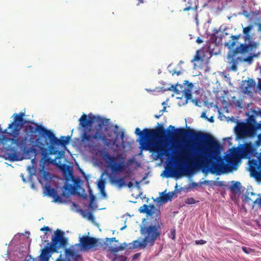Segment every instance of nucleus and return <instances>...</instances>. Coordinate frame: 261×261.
I'll return each mask as SVG.
<instances>
[{
  "mask_svg": "<svg viewBox=\"0 0 261 261\" xmlns=\"http://www.w3.org/2000/svg\"><path fill=\"white\" fill-rule=\"evenodd\" d=\"M158 124L159 126L155 128H146L141 131L139 127H137L135 129L136 135L139 137L142 150L157 153L155 160L161 159L164 155L168 157L171 155L170 148L162 145L163 141L167 139L190 137L196 140L204 141L203 145L197 147V153L193 160L189 162L185 168L178 166L175 170L169 168L165 175L166 177H179L181 174L192 173L199 169H202L203 172L217 175L224 174L228 170L227 165L223 162L219 155V143L210 135L197 133L192 129L175 128L171 125L166 129L162 125Z\"/></svg>",
  "mask_w": 261,
  "mask_h": 261,
  "instance_id": "1",
  "label": "nucleus"
},
{
  "mask_svg": "<svg viewBox=\"0 0 261 261\" xmlns=\"http://www.w3.org/2000/svg\"><path fill=\"white\" fill-rule=\"evenodd\" d=\"M80 125L84 128V130L81 136V142L84 147H88L92 149H96L99 146V144L96 143L94 140L97 142L101 141L105 145H114L116 142V139H109L102 130L105 119L100 118L98 121V124L95 127V130L93 135L88 133L91 130L90 128L88 131L86 129L88 127H91L93 124L92 119H88V116L85 114L82 115L79 120Z\"/></svg>",
  "mask_w": 261,
  "mask_h": 261,
  "instance_id": "2",
  "label": "nucleus"
},
{
  "mask_svg": "<svg viewBox=\"0 0 261 261\" xmlns=\"http://www.w3.org/2000/svg\"><path fill=\"white\" fill-rule=\"evenodd\" d=\"M47 138L49 139L50 145L47 148H44L41 142L40 141L39 139H37L36 141L37 145L39 147L41 151L42 159L45 161H47L49 163H54L55 162V160H52L50 158L48 157L50 154H56L58 151L54 147V145L65 146L69 143L70 140V137L62 136L60 139H58L55 134L49 130Z\"/></svg>",
  "mask_w": 261,
  "mask_h": 261,
  "instance_id": "3",
  "label": "nucleus"
},
{
  "mask_svg": "<svg viewBox=\"0 0 261 261\" xmlns=\"http://www.w3.org/2000/svg\"><path fill=\"white\" fill-rule=\"evenodd\" d=\"M141 233L144 238L142 242L134 241L132 243L133 248H144L147 245L152 246L161 235V227L159 224L145 226L141 228Z\"/></svg>",
  "mask_w": 261,
  "mask_h": 261,
  "instance_id": "4",
  "label": "nucleus"
},
{
  "mask_svg": "<svg viewBox=\"0 0 261 261\" xmlns=\"http://www.w3.org/2000/svg\"><path fill=\"white\" fill-rule=\"evenodd\" d=\"M14 120L9 124L7 129L3 130L0 127V144L7 142L8 137H17L20 134L23 125V118L17 114H14Z\"/></svg>",
  "mask_w": 261,
  "mask_h": 261,
  "instance_id": "5",
  "label": "nucleus"
},
{
  "mask_svg": "<svg viewBox=\"0 0 261 261\" xmlns=\"http://www.w3.org/2000/svg\"><path fill=\"white\" fill-rule=\"evenodd\" d=\"M253 29V25L250 24L247 27L243 28V38L245 42H248L247 44L245 43H241L240 45L237 47L232 51L233 55L237 54H242L248 53L256 48L257 46V43L253 41V36L251 34V31Z\"/></svg>",
  "mask_w": 261,
  "mask_h": 261,
  "instance_id": "6",
  "label": "nucleus"
},
{
  "mask_svg": "<svg viewBox=\"0 0 261 261\" xmlns=\"http://www.w3.org/2000/svg\"><path fill=\"white\" fill-rule=\"evenodd\" d=\"M105 156L112 172L119 173L125 170L126 165L125 163V158L122 155L118 154L116 156H112L107 153Z\"/></svg>",
  "mask_w": 261,
  "mask_h": 261,
  "instance_id": "7",
  "label": "nucleus"
},
{
  "mask_svg": "<svg viewBox=\"0 0 261 261\" xmlns=\"http://www.w3.org/2000/svg\"><path fill=\"white\" fill-rule=\"evenodd\" d=\"M63 235L64 232L61 230L58 229L55 231V236L51 239L52 243L49 248L50 251L58 252L60 247H66L68 240Z\"/></svg>",
  "mask_w": 261,
  "mask_h": 261,
  "instance_id": "8",
  "label": "nucleus"
},
{
  "mask_svg": "<svg viewBox=\"0 0 261 261\" xmlns=\"http://www.w3.org/2000/svg\"><path fill=\"white\" fill-rule=\"evenodd\" d=\"M251 132V123H238L235 127V133L239 139L252 136Z\"/></svg>",
  "mask_w": 261,
  "mask_h": 261,
  "instance_id": "9",
  "label": "nucleus"
},
{
  "mask_svg": "<svg viewBox=\"0 0 261 261\" xmlns=\"http://www.w3.org/2000/svg\"><path fill=\"white\" fill-rule=\"evenodd\" d=\"M98 239L84 236L80 238V243L82 249L85 251H87L92 248L96 249V247L98 245Z\"/></svg>",
  "mask_w": 261,
  "mask_h": 261,
  "instance_id": "10",
  "label": "nucleus"
},
{
  "mask_svg": "<svg viewBox=\"0 0 261 261\" xmlns=\"http://www.w3.org/2000/svg\"><path fill=\"white\" fill-rule=\"evenodd\" d=\"M24 130L28 135H33L36 132L39 133L40 135L47 137L49 130L45 128L41 125L34 122H32V124H28L25 126Z\"/></svg>",
  "mask_w": 261,
  "mask_h": 261,
  "instance_id": "11",
  "label": "nucleus"
},
{
  "mask_svg": "<svg viewBox=\"0 0 261 261\" xmlns=\"http://www.w3.org/2000/svg\"><path fill=\"white\" fill-rule=\"evenodd\" d=\"M12 138H8V140L7 141H11L13 144L16 145L19 149L23 152L27 151L29 147L28 143V136H24L22 138H18L17 137H12Z\"/></svg>",
  "mask_w": 261,
  "mask_h": 261,
  "instance_id": "12",
  "label": "nucleus"
},
{
  "mask_svg": "<svg viewBox=\"0 0 261 261\" xmlns=\"http://www.w3.org/2000/svg\"><path fill=\"white\" fill-rule=\"evenodd\" d=\"M5 158L11 161H18V155L16 148L11 146H8L6 148L5 153Z\"/></svg>",
  "mask_w": 261,
  "mask_h": 261,
  "instance_id": "13",
  "label": "nucleus"
},
{
  "mask_svg": "<svg viewBox=\"0 0 261 261\" xmlns=\"http://www.w3.org/2000/svg\"><path fill=\"white\" fill-rule=\"evenodd\" d=\"M46 195L53 198V201L55 202H62V198L57 194L56 190L51 188L49 185L45 186Z\"/></svg>",
  "mask_w": 261,
  "mask_h": 261,
  "instance_id": "14",
  "label": "nucleus"
},
{
  "mask_svg": "<svg viewBox=\"0 0 261 261\" xmlns=\"http://www.w3.org/2000/svg\"><path fill=\"white\" fill-rule=\"evenodd\" d=\"M113 242H118V240H116V238L113 237L110 239L107 238L105 242L106 245L109 248V249L111 251V252L116 253L124 249V247L122 246V245L117 247H113L111 246V243Z\"/></svg>",
  "mask_w": 261,
  "mask_h": 261,
  "instance_id": "15",
  "label": "nucleus"
},
{
  "mask_svg": "<svg viewBox=\"0 0 261 261\" xmlns=\"http://www.w3.org/2000/svg\"><path fill=\"white\" fill-rule=\"evenodd\" d=\"M243 82L242 87L245 93H250L251 90L255 87V83L252 79H248V80H245Z\"/></svg>",
  "mask_w": 261,
  "mask_h": 261,
  "instance_id": "16",
  "label": "nucleus"
},
{
  "mask_svg": "<svg viewBox=\"0 0 261 261\" xmlns=\"http://www.w3.org/2000/svg\"><path fill=\"white\" fill-rule=\"evenodd\" d=\"M186 84L188 85V88L184 89L182 90V96H184L187 101L188 100H190L192 98V93H191V89L193 88V84L191 83H189L188 81H185Z\"/></svg>",
  "mask_w": 261,
  "mask_h": 261,
  "instance_id": "17",
  "label": "nucleus"
},
{
  "mask_svg": "<svg viewBox=\"0 0 261 261\" xmlns=\"http://www.w3.org/2000/svg\"><path fill=\"white\" fill-rule=\"evenodd\" d=\"M241 36V34L238 35H231L230 37L232 40H229L227 42H226L225 43V46L230 49H232L236 45L237 41L240 39Z\"/></svg>",
  "mask_w": 261,
  "mask_h": 261,
  "instance_id": "18",
  "label": "nucleus"
},
{
  "mask_svg": "<svg viewBox=\"0 0 261 261\" xmlns=\"http://www.w3.org/2000/svg\"><path fill=\"white\" fill-rule=\"evenodd\" d=\"M198 0H189L188 1L189 6L183 9L184 11L190 10H194L196 13L198 7Z\"/></svg>",
  "mask_w": 261,
  "mask_h": 261,
  "instance_id": "19",
  "label": "nucleus"
},
{
  "mask_svg": "<svg viewBox=\"0 0 261 261\" xmlns=\"http://www.w3.org/2000/svg\"><path fill=\"white\" fill-rule=\"evenodd\" d=\"M249 195L251 196H256V194L253 192H248L245 196V201L249 202L251 201L254 204L257 203L259 206H261V197L258 198L256 197L255 199H252L249 197Z\"/></svg>",
  "mask_w": 261,
  "mask_h": 261,
  "instance_id": "20",
  "label": "nucleus"
},
{
  "mask_svg": "<svg viewBox=\"0 0 261 261\" xmlns=\"http://www.w3.org/2000/svg\"><path fill=\"white\" fill-rule=\"evenodd\" d=\"M66 253L72 257L73 261H83L82 255L77 254L73 250L67 249Z\"/></svg>",
  "mask_w": 261,
  "mask_h": 261,
  "instance_id": "21",
  "label": "nucleus"
},
{
  "mask_svg": "<svg viewBox=\"0 0 261 261\" xmlns=\"http://www.w3.org/2000/svg\"><path fill=\"white\" fill-rule=\"evenodd\" d=\"M253 124L251 123V127L252 128V136H253L255 133V131L261 129V121L258 123H256L254 119H252V120ZM258 138L261 140V134L258 136Z\"/></svg>",
  "mask_w": 261,
  "mask_h": 261,
  "instance_id": "22",
  "label": "nucleus"
},
{
  "mask_svg": "<svg viewBox=\"0 0 261 261\" xmlns=\"http://www.w3.org/2000/svg\"><path fill=\"white\" fill-rule=\"evenodd\" d=\"M174 195V193L173 192H169L167 194H165L164 195L159 197L160 199V201L166 202L168 200H171Z\"/></svg>",
  "mask_w": 261,
  "mask_h": 261,
  "instance_id": "23",
  "label": "nucleus"
},
{
  "mask_svg": "<svg viewBox=\"0 0 261 261\" xmlns=\"http://www.w3.org/2000/svg\"><path fill=\"white\" fill-rule=\"evenodd\" d=\"M111 180L113 183L115 184L119 187H122L125 185V181L123 178H114Z\"/></svg>",
  "mask_w": 261,
  "mask_h": 261,
  "instance_id": "24",
  "label": "nucleus"
},
{
  "mask_svg": "<svg viewBox=\"0 0 261 261\" xmlns=\"http://www.w3.org/2000/svg\"><path fill=\"white\" fill-rule=\"evenodd\" d=\"M239 58L237 59H232L231 61V65L230 67V69L232 71H236L238 69V60L239 59Z\"/></svg>",
  "mask_w": 261,
  "mask_h": 261,
  "instance_id": "25",
  "label": "nucleus"
},
{
  "mask_svg": "<svg viewBox=\"0 0 261 261\" xmlns=\"http://www.w3.org/2000/svg\"><path fill=\"white\" fill-rule=\"evenodd\" d=\"M139 211L140 213H146L149 215H150L151 213V209H149V206L146 204H144L141 206L139 208Z\"/></svg>",
  "mask_w": 261,
  "mask_h": 261,
  "instance_id": "26",
  "label": "nucleus"
},
{
  "mask_svg": "<svg viewBox=\"0 0 261 261\" xmlns=\"http://www.w3.org/2000/svg\"><path fill=\"white\" fill-rule=\"evenodd\" d=\"M127 258L126 257L123 255H115L113 261H126Z\"/></svg>",
  "mask_w": 261,
  "mask_h": 261,
  "instance_id": "27",
  "label": "nucleus"
},
{
  "mask_svg": "<svg viewBox=\"0 0 261 261\" xmlns=\"http://www.w3.org/2000/svg\"><path fill=\"white\" fill-rule=\"evenodd\" d=\"M97 187L99 190V191L105 189V182L102 179H100L97 184Z\"/></svg>",
  "mask_w": 261,
  "mask_h": 261,
  "instance_id": "28",
  "label": "nucleus"
},
{
  "mask_svg": "<svg viewBox=\"0 0 261 261\" xmlns=\"http://www.w3.org/2000/svg\"><path fill=\"white\" fill-rule=\"evenodd\" d=\"M198 202V201H196L193 197L188 198L185 200V203L188 204H192Z\"/></svg>",
  "mask_w": 261,
  "mask_h": 261,
  "instance_id": "29",
  "label": "nucleus"
},
{
  "mask_svg": "<svg viewBox=\"0 0 261 261\" xmlns=\"http://www.w3.org/2000/svg\"><path fill=\"white\" fill-rule=\"evenodd\" d=\"M256 55H255V54L253 55V56H248L246 58H244L243 59V61L244 62H248L249 63H252V62L253 61V57H256Z\"/></svg>",
  "mask_w": 261,
  "mask_h": 261,
  "instance_id": "30",
  "label": "nucleus"
},
{
  "mask_svg": "<svg viewBox=\"0 0 261 261\" xmlns=\"http://www.w3.org/2000/svg\"><path fill=\"white\" fill-rule=\"evenodd\" d=\"M243 251L246 254H249L254 252V250L250 248L243 247L242 248Z\"/></svg>",
  "mask_w": 261,
  "mask_h": 261,
  "instance_id": "31",
  "label": "nucleus"
},
{
  "mask_svg": "<svg viewBox=\"0 0 261 261\" xmlns=\"http://www.w3.org/2000/svg\"><path fill=\"white\" fill-rule=\"evenodd\" d=\"M175 234L176 230L175 228L171 229L170 230V234L169 235V237L171 238L172 240H174L175 239Z\"/></svg>",
  "mask_w": 261,
  "mask_h": 261,
  "instance_id": "32",
  "label": "nucleus"
},
{
  "mask_svg": "<svg viewBox=\"0 0 261 261\" xmlns=\"http://www.w3.org/2000/svg\"><path fill=\"white\" fill-rule=\"evenodd\" d=\"M70 175L72 178V180L73 181L75 185H77L79 184H80L81 180L79 178H74L72 175V173H70Z\"/></svg>",
  "mask_w": 261,
  "mask_h": 261,
  "instance_id": "33",
  "label": "nucleus"
},
{
  "mask_svg": "<svg viewBox=\"0 0 261 261\" xmlns=\"http://www.w3.org/2000/svg\"><path fill=\"white\" fill-rule=\"evenodd\" d=\"M178 87H180V88L181 89L182 88V87H181V86H180V85H176V86H173V85H172V86L171 87V88H170L169 89V90H174V91H175L177 93H179L178 92V89H177V88H178Z\"/></svg>",
  "mask_w": 261,
  "mask_h": 261,
  "instance_id": "34",
  "label": "nucleus"
},
{
  "mask_svg": "<svg viewBox=\"0 0 261 261\" xmlns=\"http://www.w3.org/2000/svg\"><path fill=\"white\" fill-rule=\"evenodd\" d=\"M200 59V57L199 55L198 54V51H197V54L194 56L193 59L192 60L191 62H194L195 61H197L199 60Z\"/></svg>",
  "mask_w": 261,
  "mask_h": 261,
  "instance_id": "35",
  "label": "nucleus"
},
{
  "mask_svg": "<svg viewBox=\"0 0 261 261\" xmlns=\"http://www.w3.org/2000/svg\"><path fill=\"white\" fill-rule=\"evenodd\" d=\"M195 242L197 245H203L206 243V241L203 240H196Z\"/></svg>",
  "mask_w": 261,
  "mask_h": 261,
  "instance_id": "36",
  "label": "nucleus"
},
{
  "mask_svg": "<svg viewBox=\"0 0 261 261\" xmlns=\"http://www.w3.org/2000/svg\"><path fill=\"white\" fill-rule=\"evenodd\" d=\"M100 193L101 195V196L103 198H106L107 197V193L105 191V189L103 190H101L100 191Z\"/></svg>",
  "mask_w": 261,
  "mask_h": 261,
  "instance_id": "37",
  "label": "nucleus"
},
{
  "mask_svg": "<svg viewBox=\"0 0 261 261\" xmlns=\"http://www.w3.org/2000/svg\"><path fill=\"white\" fill-rule=\"evenodd\" d=\"M64 188L65 190H69L73 188V186L70 184H67L64 187Z\"/></svg>",
  "mask_w": 261,
  "mask_h": 261,
  "instance_id": "38",
  "label": "nucleus"
},
{
  "mask_svg": "<svg viewBox=\"0 0 261 261\" xmlns=\"http://www.w3.org/2000/svg\"><path fill=\"white\" fill-rule=\"evenodd\" d=\"M240 185V182L238 181L236 182L233 185V188H239Z\"/></svg>",
  "mask_w": 261,
  "mask_h": 261,
  "instance_id": "39",
  "label": "nucleus"
},
{
  "mask_svg": "<svg viewBox=\"0 0 261 261\" xmlns=\"http://www.w3.org/2000/svg\"><path fill=\"white\" fill-rule=\"evenodd\" d=\"M40 230L41 231H44V230H46V231H50V228H49V227L48 226H44L43 227L41 228L40 229Z\"/></svg>",
  "mask_w": 261,
  "mask_h": 261,
  "instance_id": "40",
  "label": "nucleus"
},
{
  "mask_svg": "<svg viewBox=\"0 0 261 261\" xmlns=\"http://www.w3.org/2000/svg\"><path fill=\"white\" fill-rule=\"evenodd\" d=\"M88 218L89 220H92V221H93L94 219V216H93V214L91 213H89V214L88 215Z\"/></svg>",
  "mask_w": 261,
  "mask_h": 261,
  "instance_id": "41",
  "label": "nucleus"
},
{
  "mask_svg": "<svg viewBox=\"0 0 261 261\" xmlns=\"http://www.w3.org/2000/svg\"><path fill=\"white\" fill-rule=\"evenodd\" d=\"M95 199V197L92 195L91 197H90V201H91V203L90 204V207H91V208H93L92 206V201L94 200Z\"/></svg>",
  "mask_w": 261,
  "mask_h": 261,
  "instance_id": "42",
  "label": "nucleus"
},
{
  "mask_svg": "<svg viewBox=\"0 0 261 261\" xmlns=\"http://www.w3.org/2000/svg\"><path fill=\"white\" fill-rule=\"evenodd\" d=\"M139 256H140V253H136L134 255V256L133 257V259H135L137 258Z\"/></svg>",
  "mask_w": 261,
  "mask_h": 261,
  "instance_id": "43",
  "label": "nucleus"
},
{
  "mask_svg": "<svg viewBox=\"0 0 261 261\" xmlns=\"http://www.w3.org/2000/svg\"><path fill=\"white\" fill-rule=\"evenodd\" d=\"M174 74H176L177 75H179L181 74V72L180 71H173L172 74L174 75Z\"/></svg>",
  "mask_w": 261,
  "mask_h": 261,
  "instance_id": "44",
  "label": "nucleus"
},
{
  "mask_svg": "<svg viewBox=\"0 0 261 261\" xmlns=\"http://www.w3.org/2000/svg\"><path fill=\"white\" fill-rule=\"evenodd\" d=\"M48 250L47 249H44V250H43V254H42L41 255V257H44V256H45V253H46V252H48Z\"/></svg>",
  "mask_w": 261,
  "mask_h": 261,
  "instance_id": "45",
  "label": "nucleus"
},
{
  "mask_svg": "<svg viewBox=\"0 0 261 261\" xmlns=\"http://www.w3.org/2000/svg\"><path fill=\"white\" fill-rule=\"evenodd\" d=\"M181 154L184 155H187V153L185 150L183 149L181 151Z\"/></svg>",
  "mask_w": 261,
  "mask_h": 261,
  "instance_id": "46",
  "label": "nucleus"
},
{
  "mask_svg": "<svg viewBox=\"0 0 261 261\" xmlns=\"http://www.w3.org/2000/svg\"><path fill=\"white\" fill-rule=\"evenodd\" d=\"M196 42L198 43H201L202 42H203V41L202 40H201V39H200L199 38H198L197 40H196Z\"/></svg>",
  "mask_w": 261,
  "mask_h": 261,
  "instance_id": "47",
  "label": "nucleus"
},
{
  "mask_svg": "<svg viewBox=\"0 0 261 261\" xmlns=\"http://www.w3.org/2000/svg\"><path fill=\"white\" fill-rule=\"evenodd\" d=\"M72 204L73 206L74 207L76 208V207H79V205L74 202H72Z\"/></svg>",
  "mask_w": 261,
  "mask_h": 261,
  "instance_id": "48",
  "label": "nucleus"
},
{
  "mask_svg": "<svg viewBox=\"0 0 261 261\" xmlns=\"http://www.w3.org/2000/svg\"><path fill=\"white\" fill-rule=\"evenodd\" d=\"M120 136H121V139L123 140V138H124V133L123 132H122L121 133Z\"/></svg>",
  "mask_w": 261,
  "mask_h": 261,
  "instance_id": "49",
  "label": "nucleus"
},
{
  "mask_svg": "<svg viewBox=\"0 0 261 261\" xmlns=\"http://www.w3.org/2000/svg\"><path fill=\"white\" fill-rule=\"evenodd\" d=\"M19 116H21V118H23V117L24 116V113L23 112H20L19 114Z\"/></svg>",
  "mask_w": 261,
  "mask_h": 261,
  "instance_id": "50",
  "label": "nucleus"
},
{
  "mask_svg": "<svg viewBox=\"0 0 261 261\" xmlns=\"http://www.w3.org/2000/svg\"><path fill=\"white\" fill-rule=\"evenodd\" d=\"M161 115H162V114H160V115H155L154 116V117H155V118H156V119H158V118H159L161 117Z\"/></svg>",
  "mask_w": 261,
  "mask_h": 261,
  "instance_id": "51",
  "label": "nucleus"
},
{
  "mask_svg": "<svg viewBox=\"0 0 261 261\" xmlns=\"http://www.w3.org/2000/svg\"><path fill=\"white\" fill-rule=\"evenodd\" d=\"M133 186V183L132 182H129L128 184V186L130 188Z\"/></svg>",
  "mask_w": 261,
  "mask_h": 261,
  "instance_id": "52",
  "label": "nucleus"
},
{
  "mask_svg": "<svg viewBox=\"0 0 261 261\" xmlns=\"http://www.w3.org/2000/svg\"><path fill=\"white\" fill-rule=\"evenodd\" d=\"M139 3H144V0H137Z\"/></svg>",
  "mask_w": 261,
  "mask_h": 261,
  "instance_id": "53",
  "label": "nucleus"
},
{
  "mask_svg": "<svg viewBox=\"0 0 261 261\" xmlns=\"http://www.w3.org/2000/svg\"><path fill=\"white\" fill-rule=\"evenodd\" d=\"M166 107H164V108H163V110H161V111H162V112H165V111H166Z\"/></svg>",
  "mask_w": 261,
  "mask_h": 261,
  "instance_id": "54",
  "label": "nucleus"
},
{
  "mask_svg": "<svg viewBox=\"0 0 261 261\" xmlns=\"http://www.w3.org/2000/svg\"><path fill=\"white\" fill-rule=\"evenodd\" d=\"M259 30L261 31V24L259 23Z\"/></svg>",
  "mask_w": 261,
  "mask_h": 261,
  "instance_id": "55",
  "label": "nucleus"
},
{
  "mask_svg": "<svg viewBox=\"0 0 261 261\" xmlns=\"http://www.w3.org/2000/svg\"><path fill=\"white\" fill-rule=\"evenodd\" d=\"M205 113H203L202 114V115H201V117H204V116H205Z\"/></svg>",
  "mask_w": 261,
  "mask_h": 261,
  "instance_id": "56",
  "label": "nucleus"
},
{
  "mask_svg": "<svg viewBox=\"0 0 261 261\" xmlns=\"http://www.w3.org/2000/svg\"><path fill=\"white\" fill-rule=\"evenodd\" d=\"M57 261H65V260L64 259H58Z\"/></svg>",
  "mask_w": 261,
  "mask_h": 261,
  "instance_id": "57",
  "label": "nucleus"
},
{
  "mask_svg": "<svg viewBox=\"0 0 261 261\" xmlns=\"http://www.w3.org/2000/svg\"><path fill=\"white\" fill-rule=\"evenodd\" d=\"M249 197H251V198H252V199H255V198H254V197H255V196H251L250 195H249Z\"/></svg>",
  "mask_w": 261,
  "mask_h": 261,
  "instance_id": "58",
  "label": "nucleus"
},
{
  "mask_svg": "<svg viewBox=\"0 0 261 261\" xmlns=\"http://www.w3.org/2000/svg\"><path fill=\"white\" fill-rule=\"evenodd\" d=\"M151 208H153L154 207V205H151Z\"/></svg>",
  "mask_w": 261,
  "mask_h": 261,
  "instance_id": "59",
  "label": "nucleus"
},
{
  "mask_svg": "<svg viewBox=\"0 0 261 261\" xmlns=\"http://www.w3.org/2000/svg\"><path fill=\"white\" fill-rule=\"evenodd\" d=\"M88 116H90V115H88ZM89 119H92L90 117H89Z\"/></svg>",
  "mask_w": 261,
  "mask_h": 261,
  "instance_id": "60",
  "label": "nucleus"
},
{
  "mask_svg": "<svg viewBox=\"0 0 261 261\" xmlns=\"http://www.w3.org/2000/svg\"><path fill=\"white\" fill-rule=\"evenodd\" d=\"M164 104H165V102L162 103V105H164Z\"/></svg>",
  "mask_w": 261,
  "mask_h": 261,
  "instance_id": "61",
  "label": "nucleus"
}]
</instances>
